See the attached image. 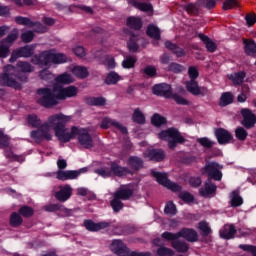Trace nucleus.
Segmentation results:
<instances>
[{
	"mask_svg": "<svg viewBox=\"0 0 256 256\" xmlns=\"http://www.w3.org/2000/svg\"><path fill=\"white\" fill-rule=\"evenodd\" d=\"M186 90L188 93H191V95H199L201 92L199 91V82L196 80H189L186 81Z\"/></svg>",
	"mask_w": 256,
	"mask_h": 256,
	"instance_id": "39",
	"label": "nucleus"
},
{
	"mask_svg": "<svg viewBox=\"0 0 256 256\" xmlns=\"http://www.w3.org/2000/svg\"><path fill=\"white\" fill-rule=\"evenodd\" d=\"M110 251L117 256H127V245L121 239H114L110 244Z\"/></svg>",
	"mask_w": 256,
	"mask_h": 256,
	"instance_id": "18",
	"label": "nucleus"
},
{
	"mask_svg": "<svg viewBox=\"0 0 256 256\" xmlns=\"http://www.w3.org/2000/svg\"><path fill=\"white\" fill-rule=\"evenodd\" d=\"M214 134L219 145H228L234 141L233 134L225 128H217Z\"/></svg>",
	"mask_w": 256,
	"mask_h": 256,
	"instance_id": "14",
	"label": "nucleus"
},
{
	"mask_svg": "<svg viewBox=\"0 0 256 256\" xmlns=\"http://www.w3.org/2000/svg\"><path fill=\"white\" fill-rule=\"evenodd\" d=\"M151 124L154 127H162V125H167V118L161 116L159 113H155L151 117Z\"/></svg>",
	"mask_w": 256,
	"mask_h": 256,
	"instance_id": "45",
	"label": "nucleus"
},
{
	"mask_svg": "<svg viewBox=\"0 0 256 256\" xmlns=\"http://www.w3.org/2000/svg\"><path fill=\"white\" fill-rule=\"evenodd\" d=\"M72 135H78V142L82 147H84V149H93V137L89 133V130L85 128L79 129L76 126H73Z\"/></svg>",
	"mask_w": 256,
	"mask_h": 256,
	"instance_id": "6",
	"label": "nucleus"
},
{
	"mask_svg": "<svg viewBox=\"0 0 256 256\" xmlns=\"http://www.w3.org/2000/svg\"><path fill=\"white\" fill-rule=\"evenodd\" d=\"M40 98L37 99L38 105L45 109H53L56 105H59V97L53 93L51 88H38L36 91Z\"/></svg>",
	"mask_w": 256,
	"mask_h": 256,
	"instance_id": "5",
	"label": "nucleus"
},
{
	"mask_svg": "<svg viewBox=\"0 0 256 256\" xmlns=\"http://www.w3.org/2000/svg\"><path fill=\"white\" fill-rule=\"evenodd\" d=\"M235 101V96L231 92H223L219 100V107H227Z\"/></svg>",
	"mask_w": 256,
	"mask_h": 256,
	"instance_id": "33",
	"label": "nucleus"
},
{
	"mask_svg": "<svg viewBox=\"0 0 256 256\" xmlns=\"http://www.w3.org/2000/svg\"><path fill=\"white\" fill-rule=\"evenodd\" d=\"M51 124L49 122L43 123L37 130H33L30 133L31 139H33L36 143H41L44 139L46 141H51L53 136L49 133V128Z\"/></svg>",
	"mask_w": 256,
	"mask_h": 256,
	"instance_id": "7",
	"label": "nucleus"
},
{
	"mask_svg": "<svg viewBox=\"0 0 256 256\" xmlns=\"http://www.w3.org/2000/svg\"><path fill=\"white\" fill-rule=\"evenodd\" d=\"M9 147V136L0 130V149H7Z\"/></svg>",
	"mask_w": 256,
	"mask_h": 256,
	"instance_id": "61",
	"label": "nucleus"
},
{
	"mask_svg": "<svg viewBox=\"0 0 256 256\" xmlns=\"http://www.w3.org/2000/svg\"><path fill=\"white\" fill-rule=\"evenodd\" d=\"M110 207H112L114 213H119V211H121V209H123L124 204L121 200H118L117 198H113L110 201Z\"/></svg>",
	"mask_w": 256,
	"mask_h": 256,
	"instance_id": "57",
	"label": "nucleus"
},
{
	"mask_svg": "<svg viewBox=\"0 0 256 256\" xmlns=\"http://www.w3.org/2000/svg\"><path fill=\"white\" fill-rule=\"evenodd\" d=\"M150 174L152 177H154V179H156V181H157V183H159V185H162V187H167V184L170 181L167 173H162L159 171L151 170Z\"/></svg>",
	"mask_w": 256,
	"mask_h": 256,
	"instance_id": "28",
	"label": "nucleus"
},
{
	"mask_svg": "<svg viewBox=\"0 0 256 256\" xmlns=\"http://www.w3.org/2000/svg\"><path fill=\"white\" fill-rule=\"evenodd\" d=\"M221 169H223V165H220L217 162H208L203 168L204 173H207L210 181L211 179H213V181H221V179H223V172H221Z\"/></svg>",
	"mask_w": 256,
	"mask_h": 256,
	"instance_id": "8",
	"label": "nucleus"
},
{
	"mask_svg": "<svg viewBox=\"0 0 256 256\" xmlns=\"http://www.w3.org/2000/svg\"><path fill=\"white\" fill-rule=\"evenodd\" d=\"M71 195H73V188L71 185L66 184L65 186H60V190L54 193L55 199L60 203H65V201H69L71 199Z\"/></svg>",
	"mask_w": 256,
	"mask_h": 256,
	"instance_id": "15",
	"label": "nucleus"
},
{
	"mask_svg": "<svg viewBox=\"0 0 256 256\" xmlns=\"http://www.w3.org/2000/svg\"><path fill=\"white\" fill-rule=\"evenodd\" d=\"M129 51L130 53H137L139 51V42L142 39L141 35H135L133 31H129Z\"/></svg>",
	"mask_w": 256,
	"mask_h": 256,
	"instance_id": "26",
	"label": "nucleus"
},
{
	"mask_svg": "<svg viewBox=\"0 0 256 256\" xmlns=\"http://www.w3.org/2000/svg\"><path fill=\"white\" fill-rule=\"evenodd\" d=\"M153 95L157 97H164L165 99H171L173 97V88L167 83L155 84L152 87Z\"/></svg>",
	"mask_w": 256,
	"mask_h": 256,
	"instance_id": "10",
	"label": "nucleus"
},
{
	"mask_svg": "<svg viewBox=\"0 0 256 256\" xmlns=\"http://www.w3.org/2000/svg\"><path fill=\"white\" fill-rule=\"evenodd\" d=\"M198 229L202 231V237H209L213 231L211 230V227L209 226V223L205 221H201L198 224Z\"/></svg>",
	"mask_w": 256,
	"mask_h": 256,
	"instance_id": "52",
	"label": "nucleus"
},
{
	"mask_svg": "<svg viewBox=\"0 0 256 256\" xmlns=\"http://www.w3.org/2000/svg\"><path fill=\"white\" fill-rule=\"evenodd\" d=\"M132 121L137 125H145L146 118L145 114L141 111L140 108H136L132 114Z\"/></svg>",
	"mask_w": 256,
	"mask_h": 256,
	"instance_id": "38",
	"label": "nucleus"
},
{
	"mask_svg": "<svg viewBox=\"0 0 256 256\" xmlns=\"http://www.w3.org/2000/svg\"><path fill=\"white\" fill-rule=\"evenodd\" d=\"M111 224V221H102L95 223L93 220H84V227L87 229V231H91L92 233L101 231V229H107L111 227Z\"/></svg>",
	"mask_w": 256,
	"mask_h": 256,
	"instance_id": "16",
	"label": "nucleus"
},
{
	"mask_svg": "<svg viewBox=\"0 0 256 256\" xmlns=\"http://www.w3.org/2000/svg\"><path fill=\"white\" fill-rule=\"evenodd\" d=\"M235 235H237V229H235V225L233 224H226L224 228L220 230L221 239H226V241L235 239Z\"/></svg>",
	"mask_w": 256,
	"mask_h": 256,
	"instance_id": "23",
	"label": "nucleus"
},
{
	"mask_svg": "<svg viewBox=\"0 0 256 256\" xmlns=\"http://www.w3.org/2000/svg\"><path fill=\"white\" fill-rule=\"evenodd\" d=\"M165 47L166 49H168V51H171V53H173V55H175V57H177L178 59H180L181 57H185L187 55L185 49L179 47V45L169 40L165 42Z\"/></svg>",
	"mask_w": 256,
	"mask_h": 256,
	"instance_id": "22",
	"label": "nucleus"
},
{
	"mask_svg": "<svg viewBox=\"0 0 256 256\" xmlns=\"http://www.w3.org/2000/svg\"><path fill=\"white\" fill-rule=\"evenodd\" d=\"M79 93V89L76 86H68L66 88H62L58 91L57 97L60 100H65L71 97H77Z\"/></svg>",
	"mask_w": 256,
	"mask_h": 256,
	"instance_id": "21",
	"label": "nucleus"
},
{
	"mask_svg": "<svg viewBox=\"0 0 256 256\" xmlns=\"http://www.w3.org/2000/svg\"><path fill=\"white\" fill-rule=\"evenodd\" d=\"M16 51H18V55H20V57H33V53L35 52V48H33L30 45H26L23 47H20L18 49H16Z\"/></svg>",
	"mask_w": 256,
	"mask_h": 256,
	"instance_id": "44",
	"label": "nucleus"
},
{
	"mask_svg": "<svg viewBox=\"0 0 256 256\" xmlns=\"http://www.w3.org/2000/svg\"><path fill=\"white\" fill-rule=\"evenodd\" d=\"M157 255L158 256H173V255H175V252L171 248H167L165 246H160L157 249Z\"/></svg>",
	"mask_w": 256,
	"mask_h": 256,
	"instance_id": "60",
	"label": "nucleus"
},
{
	"mask_svg": "<svg viewBox=\"0 0 256 256\" xmlns=\"http://www.w3.org/2000/svg\"><path fill=\"white\" fill-rule=\"evenodd\" d=\"M10 225L11 227H21V225H23V218L21 217V214L13 212L10 215Z\"/></svg>",
	"mask_w": 256,
	"mask_h": 256,
	"instance_id": "46",
	"label": "nucleus"
},
{
	"mask_svg": "<svg viewBox=\"0 0 256 256\" xmlns=\"http://www.w3.org/2000/svg\"><path fill=\"white\" fill-rule=\"evenodd\" d=\"M35 67L29 62L18 61L16 66L8 64L4 66L3 73H0V91L1 87H10L16 91L23 89V83L29 81V73H33Z\"/></svg>",
	"mask_w": 256,
	"mask_h": 256,
	"instance_id": "1",
	"label": "nucleus"
},
{
	"mask_svg": "<svg viewBox=\"0 0 256 256\" xmlns=\"http://www.w3.org/2000/svg\"><path fill=\"white\" fill-rule=\"evenodd\" d=\"M26 121L29 127H33V129H37L41 127L43 124L41 123V118L37 116V114H28Z\"/></svg>",
	"mask_w": 256,
	"mask_h": 256,
	"instance_id": "40",
	"label": "nucleus"
},
{
	"mask_svg": "<svg viewBox=\"0 0 256 256\" xmlns=\"http://www.w3.org/2000/svg\"><path fill=\"white\" fill-rule=\"evenodd\" d=\"M233 7H239V1L237 0H225L222 6L224 11H229L233 9Z\"/></svg>",
	"mask_w": 256,
	"mask_h": 256,
	"instance_id": "62",
	"label": "nucleus"
},
{
	"mask_svg": "<svg viewBox=\"0 0 256 256\" xmlns=\"http://www.w3.org/2000/svg\"><path fill=\"white\" fill-rule=\"evenodd\" d=\"M246 73L244 71L236 72L231 75L230 79L233 81L234 85H242L243 81H245Z\"/></svg>",
	"mask_w": 256,
	"mask_h": 256,
	"instance_id": "49",
	"label": "nucleus"
},
{
	"mask_svg": "<svg viewBox=\"0 0 256 256\" xmlns=\"http://www.w3.org/2000/svg\"><path fill=\"white\" fill-rule=\"evenodd\" d=\"M241 115L243 117L241 125H243L245 129H253L256 125V115L253 114V111L249 108H244L241 110Z\"/></svg>",
	"mask_w": 256,
	"mask_h": 256,
	"instance_id": "13",
	"label": "nucleus"
},
{
	"mask_svg": "<svg viewBox=\"0 0 256 256\" xmlns=\"http://www.w3.org/2000/svg\"><path fill=\"white\" fill-rule=\"evenodd\" d=\"M143 157L154 163H161V161L165 160V150L161 148H148L143 152Z\"/></svg>",
	"mask_w": 256,
	"mask_h": 256,
	"instance_id": "11",
	"label": "nucleus"
},
{
	"mask_svg": "<svg viewBox=\"0 0 256 256\" xmlns=\"http://www.w3.org/2000/svg\"><path fill=\"white\" fill-rule=\"evenodd\" d=\"M111 175H115V177H124L129 170L126 167H121L117 162H112L110 165Z\"/></svg>",
	"mask_w": 256,
	"mask_h": 256,
	"instance_id": "29",
	"label": "nucleus"
},
{
	"mask_svg": "<svg viewBox=\"0 0 256 256\" xmlns=\"http://www.w3.org/2000/svg\"><path fill=\"white\" fill-rule=\"evenodd\" d=\"M235 137L238 141H246L247 137H249V132H247L245 128L239 126L235 129Z\"/></svg>",
	"mask_w": 256,
	"mask_h": 256,
	"instance_id": "51",
	"label": "nucleus"
},
{
	"mask_svg": "<svg viewBox=\"0 0 256 256\" xmlns=\"http://www.w3.org/2000/svg\"><path fill=\"white\" fill-rule=\"evenodd\" d=\"M87 171H89V168L87 167L80 168L79 170H58L56 173V179H58L59 181H69L77 179L79 175L87 173Z\"/></svg>",
	"mask_w": 256,
	"mask_h": 256,
	"instance_id": "9",
	"label": "nucleus"
},
{
	"mask_svg": "<svg viewBox=\"0 0 256 256\" xmlns=\"http://www.w3.org/2000/svg\"><path fill=\"white\" fill-rule=\"evenodd\" d=\"M71 121V116H67L63 113L54 114L50 117H48V123L53 128L54 133L59 141L62 143H69L71 139H73L72 132H65L67 131V123Z\"/></svg>",
	"mask_w": 256,
	"mask_h": 256,
	"instance_id": "2",
	"label": "nucleus"
},
{
	"mask_svg": "<svg viewBox=\"0 0 256 256\" xmlns=\"http://www.w3.org/2000/svg\"><path fill=\"white\" fill-rule=\"evenodd\" d=\"M198 37L204 43L208 53H215L217 51V44L215 42H213V40H211V38H209V36H207L203 33H199Z\"/></svg>",
	"mask_w": 256,
	"mask_h": 256,
	"instance_id": "27",
	"label": "nucleus"
},
{
	"mask_svg": "<svg viewBox=\"0 0 256 256\" xmlns=\"http://www.w3.org/2000/svg\"><path fill=\"white\" fill-rule=\"evenodd\" d=\"M113 198L119 201H127L129 199V188H119L114 192Z\"/></svg>",
	"mask_w": 256,
	"mask_h": 256,
	"instance_id": "42",
	"label": "nucleus"
},
{
	"mask_svg": "<svg viewBox=\"0 0 256 256\" xmlns=\"http://www.w3.org/2000/svg\"><path fill=\"white\" fill-rule=\"evenodd\" d=\"M15 23H17V25H24L26 27H30L32 28L35 25V22H33L31 19L27 18V17H23V16H16L14 18Z\"/></svg>",
	"mask_w": 256,
	"mask_h": 256,
	"instance_id": "50",
	"label": "nucleus"
},
{
	"mask_svg": "<svg viewBox=\"0 0 256 256\" xmlns=\"http://www.w3.org/2000/svg\"><path fill=\"white\" fill-rule=\"evenodd\" d=\"M178 197L184 203H193V201H195V196H193V194H191L190 192H180Z\"/></svg>",
	"mask_w": 256,
	"mask_h": 256,
	"instance_id": "59",
	"label": "nucleus"
},
{
	"mask_svg": "<svg viewBox=\"0 0 256 256\" xmlns=\"http://www.w3.org/2000/svg\"><path fill=\"white\" fill-rule=\"evenodd\" d=\"M17 39H19V30L13 29V31L9 33L6 38L2 39V43L11 49V45H13Z\"/></svg>",
	"mask_w": 256,
	"mask_h": 256,
	"instance_id": "37",
	"label": "nucleus"
},
{
	"mask_svg": "<svg viewBox=\"0 0 256 256\" xmlns=\"http://www.w3.org/2000/svg\"><path fill=\"white\" fill-rule=\"evenodd\" d=\"M57 83H61L62 85H69V83L73 82V77H71V74L64 73L59 75L56 78Z\"/></svg>",
	"mask_w": 256,
	"mask_h": 256,
	"instance_id": "55",
	"label": "nucleus"
},
{
	"mask_svg": "<svg viewBox=\"0 0 256 256\" xmlns=\"http://www.w3.org/2000/svg\"><path fill=\"white\" fill-rule=\"evenodd\" d=\"M45 211L48 213H55V211H62V213H65L68 217L71 216V213H73V210L68 209L63 204H48L44 207Z\"/></svg>",
	"mask_w": 256,
	"mask_h": 256,
	"instance_id": "25",
	"label": "nucleus"
},
{
	"mask_svg": "<svg viewBox=\"0 0 256 256\" xmlns=\"http://www.w3.org/2000/svg\"><path fill=\"white\" fill-rule=\"evenodd\" d=\"M164 213L165 215H169L170 217H173L177 215V206L173 201H168L164 207Z\"/></svg>",
	"mask_w": 256,
	"mask_h": 256,
	"instance_id": "48",
	"label": "nucleus"
},
{
	"mask_svg": "<svg viewBox=\"0 0 256 256\" xmlns=\"http://www.w3.org/2000/svg\"><path fill=\"white\" fill-rule=\"evenodd\" d=\"M67 61H69V58L67 57V55L63 53H54V61H53L54 65H61L63 63H67Z\"/></svg>",
	"mask_w": 256,
	"mask_h": 256,
	"instance_id": "56",
	"label": "nucleus"
},
{
	"mask_svg": "<svg viewBox=\"0 0 256 256\" xmlns=\"http://www.w3.org/2000/svg\"><path fill=\"white\" fill-rule=\"evenodd\" d=\"M101 129H109V127H115L118 131H120L123 135H127V127L121 125L118 121L111 118H104L100 125Z\"/></svg>",
	"mask_w": 256,
	"mask_h": 256,
	"instance_id": "20",
	"label": "nucleus"
},
{
	"mask_svg": "<svg viewBox=\"0 0 256 256\" xmlns=\"http://www.w3.org/2000/svg\"><path fill=\"white\" fill-rule=\"evenodd\" d=\"M18 213L19 215H22V217L29 218L33 217L35 210H33L31 206L24 205L19 208Z\"/></svg>",
	"mask_w": 256,
	"mask_h": 256,
	"instance_id": "53",
	"label": "nucleus"
},
{
	"mask_svg": "<svg viewBox=\"0 0 256 256\" xmlns=\"http://www.w3.org/2000/svg\"><path fill=\"white\" fill-rule=\"evenodd\" d=\"M165 241H175L176 239H185L188 243H197L199 241V234L193 228H182L179 232H164L161 235Z\"/></svg>",
	"mask_w": 256,
	"mask_h": 256,
	"instance_id": "3",
	"label": "nucleus"
},
{
	"mask_svg": "<svg viewBox=\"0 0 256 256\" xmlns=\"http://www.w3.org/2000/svg\"><path fill=\"white\" fill-rule=\"evenodd\" d=\"M121 81V76L115 71H111L107 74L104 83L106 85H117Z\"/></svg>",
	"mask_w": 256,
	"mask_h": 256,
	"instance_id": "41",
	"label": "nucleus"
},
{
	"mask_svg": "<svg viewBox=\"0 0 256 256\" xmlns=\"http://www.w3.org/2000/svg\"><path fill=\"white\" fill-rule=\"evenodd\" d=\"M129 4L143 13H153V4L147 2H139L138 0H129Z\"/></svg>",
	"mask_w": 256,
	"mask_h": 256,
	"instance_id": "24",
	"label": "nucleus"
},
{
	"mask_svg": "<svg viewBox=\"0 0 256 256\" xmlns=\"http://www.w3.org/2000/svg\"><path fill=\"white\" fill-rule=\"evenodd\" d=\"M146 34L148 35V37H150L151 39H155L156 41H159V39H161V30H159V27L153 24H149L147 26Z\"/></svg>",
	"mask_w": 256,
	"mask_h": 256,
	"instance_id": "36",
	"label": "nucleus"
},
{
	"mask_svg": "<svg viewBox=\"0 0 256 256\" xmlns=\"http://www.w3.org/2000/svg\"><path fill=\"white\" fill-rule=\"evenodd\" d=\"M34 38L35 33H33V31L31 30L23 32L21 34V40L23 41V43H31V41H33Z\"/></svg>",
	"mask_w": 256,
	"mask_h": 256,
	"instance_id": "64",
	"label": "nucleus"
},
{
	"mask_svg": "<svg viewBox=\"0 0 256 256\" xmlns=\"http://www.w3.org/2000/svg\"><path fill=\"white\" fill-rule=\"evenodd\" d=\"M231 207H241L243 205V197L239 194V190H234L230 193Z\"/></svg>",
	"mask_w": 256,
	"mask_h": 256,
	"instance_id": "34",
	"label": "nucleus"
},
{
	"mask_svg": "<svg viewBox=\"0 0 256 256\" xmlns=\"http://www.w3.org/2000/svg\"><path fill=\"white\" fill-rule=\"evenodd\" d=\"M217 194V185L208 179L204 183V187L199 189V195L207 199V197H215Z\"/></svg>",
	"mask_w": 256,
	"mask_h": 256,
	"instance_id": "17",
	"label": "nucleus"
},
{
	"mask_svg": "<svg viewBox=\"0 0 256 256\" xmlns=\"http://www.w3.org/2000/svg\"><path fill=\"white\" fill-rule=\"evenodd\" d=\"M167 71H171L172 73H183V71H185V66L177 63V62H171L168 65Z\"/></svg>",
	"mask_w": 256,
	"mask_h": 256,
	"instance_id": "54",
	"label": "nucleus"
},
{
	"mask_svg": "<svg viewBox=\"0 0 256 256\" xmlns=\"http://www.w3.org/2000/svg\"><path fill=\"white\" fill-rule=\"evenodd\" d=\"M4 149V157H6V159H10V161H16L17 163H23V161H25L23 156H19L13 153V150L7 148Z\"/></svg>",
	"mask_w": 256,
	"mask_h": 256,
	"instance_id": "43",
	"label": "nucleus"
},
{
	"mask_svg": "<svg viewBox=\"0 0 256 256\" xmlns=\"http://www.w3.org/2000/svg\"><path fill=\"white\" fill-rule=\"evenodd\" d=\"M170 241H172L171 245L173 249L177 251V253H187V251H189V244H187V242L181 241L179 239L170 240Z\"/></svg>",
	"mask_w": 256,
	"mask_h": 256,
	"instance_id": "30",
	"label": "nucleus"
},
{
	"mask_svg": "<svg viewBox=\"0 0 256 256\" xmlns=\"http://www.w3.org/2000/svg\"><path fill=\"white\" fill-rule=\"evenodd\" d=\"M244 44V53L249 57L256 55V43L255 40H243Z\"/></svg>",
	"mask_w": 256,
	"mask_h": 256,
	"instance_id": "32",
	"label": "nucleus"
},
{
	"mask_svg": "<svg viewBox=\"0 0 256 256\" xmlns=\"http://www.w3.org/2000/svg\"><path fill=\"white\" fill-rule=\"evenodd\" d=\"M197 143L202 147H205V149H211L213 145H215V141H212L207 137L198 138Z\"/></svg>",
	"mask_w": 256,
	"mask_h": 256,
	"instance_id": "58",
	"label": "nucleus"
},
{
	"mask_svg": "<svg viewBox=\"0 0 256 256\" xmlns=\"http://www.w3.org/2000/svg\"><path fill=\"white\" fill-rule=\"evenodd\" d=\"M39 78L42 81H52L53 73H51V71H49V69H43L39 72Z\"/></svg>",
	"mask_w": 256,
	"mask_h": 256,
	"instance_id": "63",
	"label": "nucleus"
},
{
	"mask_svg": "<svg viewBox=\"0 0 256 256\" xmlns=\"http://www.w3.org/2000/svg\"><path fill=\"white\" fill-rule=\"evenodd\" d=\"M54 61V53L51 51H43L39 55H35L32 58V63L34 65H43L47 67V65H51Z\"/></svg>",
	"mask_w": 256,
	"mask_h": 256,
	"instance_id": "12",
	"label": "nucleus"
},
{
	"mask_svg": "<svg viewBox=\"0 0 256 256\" xmlns=\"http://www.w3.org/2000/svg\"><path fill=\"white\" fill-rule=\"evenodd\" d=\"M129 27L130 29H135V31H140V29L143 27V21L141 20V18L130 16Z\"/></svg>",
	"mask_w": 256,
	"mask_h": 256,
	"instance_id": "47",
	"label": "nucleus"
},
{
	"mask_svg": "<svg viewBox=\"0 0 256 256\" xmlns=\"http://www.w3.org/2000/svg\"><path fill=\"white\" fill-rule=\"evenodd\" d=\"M129 167H130V170H129L130 175L139 173V171H141V169L145 167V161L143 160V158L139 156H130Z\"/></svg>",
	"mask_w": 256,
	"mask_h": 256,
	"instance_id": "19",
	"label": "nucleus"
},
{
	"mask_svg": "<svg viewBox=\"0 0 256 256\" xmlns=\"http://www.w3.org/2000/svg\"><path fill=\"white\" fill-rule=\"evenodd\" d=\"M72 73L77 79H87L89 77V70L85 66H74Z\"/></svg>",
	"mask_w": 256,
	"mask_h": 256,
	"instance_id": "35",
	"label": "nucleus"
},
{
	"mask_svg": "<svg viewBox=\"0 0 256 256\" xmlns=\"http://www.w3.org/2000/svg\"><path fill=\"white\" fill-rule=\"evenodd\" d=\"M159 139H162V141H168V147L172 150L176 149L177 145H183V143L187 141L185 137L181 135L179 129L175 127H170L166 130H162L159 133Z\"/></svg>",
	"mask_w": 256,
	"mask_h": 256,
	"instance_id": "4",
	"label": "nucleus"
},
{
	"mask_svg": "<svg viewBox=\"0 0 256 256\" xmlns=\"http://www.w3.org/2000/svg\"><path fill=\"white\" fill-rule=\"evenodd\" d=\"M86 103L92 107H105L107 105V99L105 97H88L86 98Z\"/></svg>",
	"mask_w": 256,
	"mask_h": 256,
	"instance_id": "31",
	"label": "nucleus"
}]
</instances>
